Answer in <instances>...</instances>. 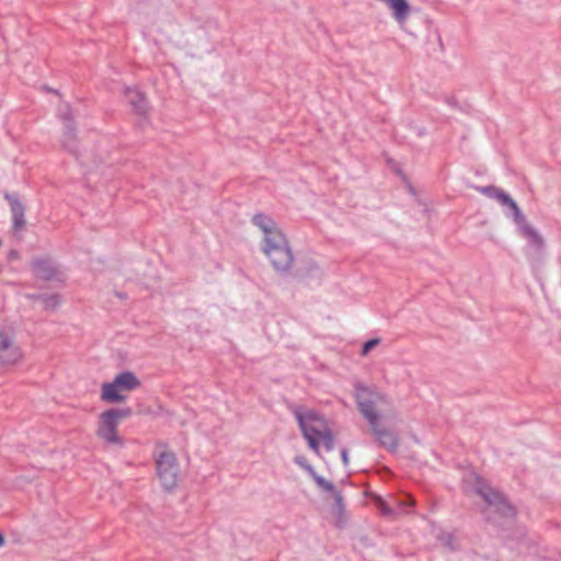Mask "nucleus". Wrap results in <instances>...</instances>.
Instances as JSON below:
<instances>
[{
    "instance_id": "10",
    "label": "nucleus",
    "mask_w": 561,
    "mask_h": 561,
    "mask_svg": "<svg viewBox=\"0 0 561 561\" xmlns=\"http://www.w3.org/2000/svg\"><path fill=\"white\" fill-rule=\"evenodd\" d=\"M21 358V352L10 336L0 330V365H13Z\"/></svg>"
},
{
    "instance_id": "17",
    "label": "nucleus",
    "mask_w": 561,
    "mask_h": 561,
    "mask_svg": "<svg viewBox=\"0 0 561 561\" xmlns=\"http://www.w3.org/2000/svg\"><path fill=\"white\" fill-rule=\"evenodd\" d=\"M323 491L329 492L333 495L334 505L332 507V513L336 517L337 524L340 525L343 522L344 513H345V505H344V499L342 496V493L336 490L334 484H333V490H323Z\"/></svg>"
},
{
    "instance_id": "14",
    "label": "nucleus",
    "mask_w": 561,
    "mask_h": 561,
    "mask_svg": "<svg viewBox=\"0 0 561 561\" xmlns=\"http://www.w3.org/2000/svg\"><path fill=\"white\" fill-rule=\"evenodd\" d=\"M523 236L527 238L529 243L534 247L535 251L540 254L545 249V240L542 236L530 226L527 220L518 226Z\"/></svg>"
},
{
    "instance_id": "22",
    "label": "nucleus",
    "mask_w": 561,
    "mask_h": 561,
    "mask_svg": "<svg viewBox=\"0 0 561 561\" xmlns=\"http://www.w3.org/2000/svg\"><path fill=\"white\" fill-rule=\"evenodd\" d=\"M380 343V339H371L363 344L362 355H367L375 346Z\"/></svg>"
},
{
    "instance_id": "15",
    "label": "nucleus",
    "mask_w": 561,
    "mask_h": 561,
    "mask_svg": "<svg viewBox=\"0 0 561 561\" xmlns=\"http://www.w3.org/2000/svg\"><path fill=\"white\" fill-rule=\"evenodd\" d=\"M295 462L301 467L302 469H305L308 474L312 478V480L316 482V484L322 489V490H333V483L328 481L327 479H324L323 477L319 476L316 470L313 469V467L311 465H309L307 462V460L305 459V457L302 456H297L295 458Z\"/></svg>"
},
{
    "instance_id": "1",
    "label": "nucleus",
    "mask_w": 561,
    "mask_h": 561,
    "mask_svg": "<svg viewBox=\"0 0 561 561\" xmlns=\"http://www.w3.org/2000/svg\"><path fill=\"white\" fill-rule=\"evenodd\" d=\"M252 224L264 234L262 251L273 268L279 274L289 273L294 265V254L286 236L275 220L263 213H257L252 217Z\"/></svg>"
},
{
    "instance_id": "26",
    "label": "nucleus",
    "mask_w": 561,
    "mask_h": 561,
    "mask_svg": "<svg viewBox=\"0 0 561 561\" xmlns=\"http://www.w3.org/2000/svg\"><path fill=\"white\" fill-rule=\"evenodd\" d=\"M4 543V537L3 535L0 534V547L3 546Z\"/></svg>"
},
{
    "instance_id": "9",
    "label": "nucleus",
    "mask_w": 561,
    "mask_h": 561,
    "mask_svg": "<svg viewBox=\"0 0 561 561\" xmlns=\"http://www.w3.org/2000/svg\"><path fill=\"white\" fill-rule=\"evenodd\" d=\"M58 115L65 124V137L62 141L64 147L72 153H77L78 146L76 141V128L72 124L73 116L71 110L67 104L59 106Z\"/></svg>"
},
{
    "instance_id": "20",
    "label": "nucleus",
    "mask_w": 561,
    "mask_h": 561,
    "mask_svg": "<svg viewBox=\"0 0 561 561\" xmlns=\"http://www.w3.org/2000/svg\"><path fill=\"white\" fill-rule=\"evenodd\" d=\"M42 301L44 302L46 309H55L60 304L59 296L57 294H53V295L44 294Z\"/></svg>"
},
{
    "instance_id": "27",
    "label": "nucleus",
    "mask_w": 561,
    "mask_h": 561,
    "mask_svg": "<svg viewBox=\"0 0 561 561\" xmlns=\"http://www.w3.org/2000/svg\"><path fill=\"white\" fill-rule=\"evenodd\" d=\"M447 102L451 105H455L456 103L451 100V99H448Z\"/></svg>"
},
{
    "instance_id": "25",
    "label": "nucleus",
    "mask_w": 561,
    "mask_h": 561,
    "mask_svg": "<svg viewBox=\"0 0 561 561\" xmlns=\"http://www.w3.org/2000/svg\"><path fill=\"white\" fill-rule=\"evenodd\" d=\"M44 294H26L25 298L30 300H43Z\"/></svg>"
},
{
    "instance_id": "23",
    "label": "nucleus",
    "mask_w": 561,
    "mask_h": 561,
    "mask_svg": "<svg viewBox=\"0 0 561 561\" xmlns=\"http://www.w3.org/2000/svg\"><path fill=\"white\" fill-rule=\"evenodd\" d=\"M479 191L484 194L485 196L490 198H494V195L497 194L499 187H495L493 185L482 186L479 188Z\"/></svg>"
},
{
    "instance_id": "8",
    "label": "nucleus",
    "mask_w": 561,
    "mask_h": 561,
    "mask_svg": "<svg viewBox=\"0 0 561 561\" xmlns=\"http://www.w3.org/2000/svg\"><path fill=\"white\" fill-rule=\"evenodd\" d=\"M368 425L380 447L386 448L390 453L397 451L399 446V436L394 431L382 426L379 419Z\"/></svg>"
},
{
    "instance_id": "5",
    "label": "nucleus",
    "mask_w": 561,
    "mask_h": 561,
    "mask_svg": "<svg viewBox=\"0 0 561 561\" xmlns=\"http://www.w3.org/2000/svg\"><path fill=\"white\" fill-rule=\"evenodd\" d=\"M476 492L479 494L484 502L489 505L488 508L483 511V514L485 518L489 522H492L491 517V508H494V512H496L500 516L505 518H514L516 515V510L513 505H511L506 497L499 492L497 490L493 489L489 484L484 482H479L476 486Z\"/></svg>"
},
{
    "instance_id": "16",
    "label": "nucleus",
    "mask_w": 561,
    "mask_h": 561,
    "mask_svg": "<svg viewBox=\"0 0 561 561\" xmlns=\"http://www.w3.org/2000/svg\"><path fill=\"white\" fill-rule=\"evenodd\" d=\"M126 95L128 98V103L134 112L142 115L148 111V101L144 93L128 89Z\"/></svg>"
},
{
    "instance_id": "18",
    "label": "nucleus",
    "mask_w": 561,
    "mask_h": 561,
    "mask_svg": "<svg viewBox=\"0 0 561 561\" xmlns=\"http://www.w3.org/2000/svg\"><path fill=\"white\" fill-rule=\"evenodd\" d=\"M505 207H507L511 211L510 214H507V216H513L514 222L517 226H520L523 222L526 221V217L520 211L518 205L516 204V202L513 198L511 199V203H507L505 205Z\"/></svg>"
},
{
    "instance_id": "2",
    "label": "nucleus",
    "mask_w": 561,
    "mask_h": 561,
    "mask_svg": "<svg viewBox=\"0 0 561 561\" xmlns=\"http://www.w3.org/2000/svg\"><path fill=\"white\" fill-rule=\"evenodd\" d=\"M293 413L309 448L319 455V437L330 427L327 420L314 410H301L296 407Z\"/></svg>"
},
{
    "instance_id": "7",
    "label": "nucleus",
    "mask_w": 561,
    "mask_h": 561,
    "mask_svg": "<svg viewBox=\"0 0 561 561\" xmlns=\"http://www.w3.org/2000/svg\"><path fill=\"white\" fill-rule=\"evenodd\" d=\"M157 473L163 485L168 491L173 490L178 484L179 465L176 457L173 453H161L156 461Z\"/></svg>"
},
{
    "instance_id": "12",
    "label": "nucleus",
    "mask_w": 561,
    "mask_h": 561,
    "mask_svg": "<svg viewBox=\"0 0 561 561\" xmlns=\"http://www.w3.org/2000/svg\"><path fill=\"white\" fill-rule=\"evenodd\" d=\"M383 2L388 5V8L392 12V18L400 24H404L410 14H411V5L408 0H383Z\"/></svg>"
},
{
    "instance_id": "21",
    "label": "nucleus",
    "mask_w": 561,
    "mask_h": 561,
    "mask_svg": "<svg viewBox=\"0 0 561 561\" xmlns=\"http://www.w3.org/2000/svg\"><path fill=\"white\" fill-rule=\"evenodd\" d=\"M494 199H496L502 206H505L507 203H511L512 197L502 188H499L496 195H494Z\"/></svg>"
},
{
    "instance_id": "13",
    "label": "nucleus",
    "mask_w": 561,
    "mask_h": 561,
    "mask_svg": "<svg viewBox=\"0 0 561 561\" xmlns=\"http://www.w3.org/2000/svg\"><path fill=\"white\" fill-rule=\"evenodd\" d=\"M4 198L9 202L11 213H12V222L13 228L15 230H21L25 226L24 213L25 208L23 204L19 201L15 195L5 193Z\"/></svg>"
},
{
    "instance_id": "3",
    "label": "nucleus",
    "mask_w": 561,
    "mask_h": 561,
    "mask_svg": "<svg viewBox=\"0 0 561 561\" xmlns=\"http://www.w3.org/2000/svg\"><path fill=\"white\" fill-rule=\"evenodd\" d=\"M131 415L130 408L110 409L100 414L96 435L106 444L123 445V439L117 434V427L122 420Z\"/></svg>"
},
{
    "instance_id": "19",
    "label": "nucleus",
    "mask_w": 561,
    "mask_h": 561,
    "mask_svg": "<svg viewBox=\"0 0 561 561\" xmlns=\"http://www.w3.org/2000/svg\"><path fill=\"white\" fill-rule=\"evenodd\" d=\"M320 440L323 443V446L327 451H332L334 449V436L331 428H329L327 432L320 435L319 442Z\"/></svg>"
},
{
    "instance_id": "11",
    "label": "nucleus",
    "mask_w": 561,
    "mask_h": 561,
    "mask_svg": "<svg viewBox=\"0 0 561 561\" xmlns=\"http://www.w3.org/2000/svg\"><path fill=\"white\" fill-rule=\"evenodd\" d=\"M34 275L43 280H51L57 274L58 270L49 257H36L31 263Z\"/></svg>"
},
{
    "instance_id": "24",
    "label": "nucleus",
    "mask_w": 561,
    "mask_h": 561,
    "mask_svg": "<svg viewBox=\"0 0 561 561\" xmlns=\"http://www.w3.org/2000/svg\"><path fill=\"white\" fill-rule=\"evenodd\" d=\"M341 458H342L343 465L345 467H347L350 463V458H348V450L346 448H343L341 450Z\"/></svg>"
},
{
    "instance_id": "4",
    "label": "nucleus",
    "mask_w": 561,
    "mask_h": 561,
    "mask_svg": "<svg viewBox=\"0 0 561 561\" xmlns=\"http://www.w3.org/2000/svg\"><path fill=\"white\" fill-rule=\"evenodd\" d=\"M355 401L359 413L368 424L379 419L376 405L378 403H388L386 394L362 383L355 385Z\"/></svg>"
},
{
    "instance_id": "6",
    "label": "nucleus",
    "mask_w": 561,
    "mask_h": 561,
    "mask_svg": "<svg viewBox=\"0 0 561 561\" xmlns=\"http://www.w3.org/2000/svg\"><path fill=\"white\" fill-rule=\"evenodd\" d=\"M141 385L138 377L129 370H125L115 376L112 382L102 385L101 399L105 402H123L126 397L119 393V390L133 391Z\"/></svg>"
}]
</instances>
